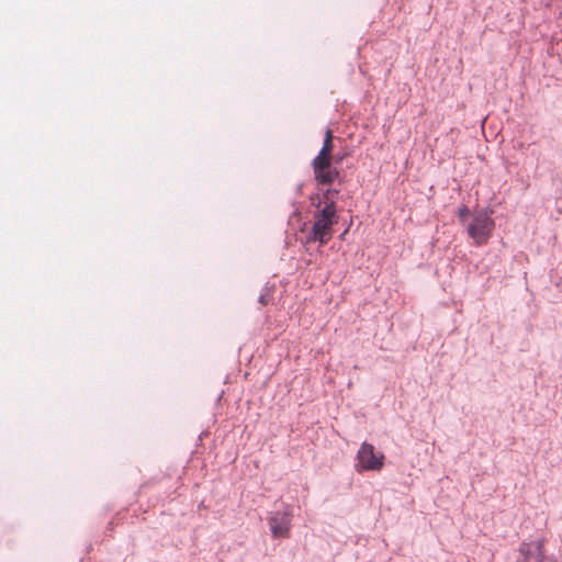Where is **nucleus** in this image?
<instances>
[{
  "mask_svg": "<svg viewBox=\"0 0 562 562\" xmlns=\"http://www.w3.org/2000/svg\"><path fill=\"white\" fill-rule=\"evenodd\" d=\"M347 232H348V229H346V231L341 234V236H340V237H341V238H344V237H345V235L347 234Z\"/></svg>",
  "mask_w": 562,
  "mask_h": 562,
  "instance_id": "1a4fd4ad",
  "label": "nucleus"
},
{
  "mask_svg": "<svg viewBox=\"0 0 562 562\" xmlns=\"http://www.w3.org/2000/svg\"><path fill=\"white\" fill-rule=\"evenodd\" d=\"M384 459L383 452L376 451L371 443L363 442L357 453L356 468L358 471L379 472L384 467Z\"/></svg>",
  "mask_w": 562,
  "mask_h": 562,
  "instance_id": "20e7f679",
  "label": "nucleus"
},
{
  "mask_svg": "<svg viewBox=\"0 0 562 562\" xmlns=\"http://www.w3.org/2000/svg\"><path fill=\"white\" fill-rule=\"evenodd\" d=\"M494 227L495 223L491 212L483 210L472 217L471 223L468 225V234L476 246H482L490 239Z\"/></svg>",
  "mask_w": 562,
  "mask_h": 562,
  "instance_id": "7ed1b4c3",
  "label": "nucleus"
},
{
  "mask_svg": "<svg viewBox=\"0 0 562 562\" xmlns=\"http://www.w3.org/2000/svg\"><path fill=\"white\" fill-rule=\"evenodd\" d=\"M269 526L273 538H288L291 528V513L277 512L269 518Z\"/></svg>",
  "mask_w": 562,
  "mask_h": 562,
  "instance_id": "423d86ee",
  "label": "nucleus"
},
{
  "mask_svg": "<svg viewBox=\"0 0 562 562\" xmlns=\"http://www.w3.org/2000/svg\"><path fill=\"white\" fill-rule=\"evenodd\" d=\"M459 218L461 222H464L467 216L470 214V210L468 209V206L463 205L462 207L459 209Z\"/></svg>",
  "mask_w": 562,
  "mask_h": 562,
  "instance_id": "6e6552de",
  "label": "nucleus"
},
{
  "mask_svg": "<svg viewBox=\"0 0 562 562\" xmlns=\"http://www.w3.org/2000/svg\"><path fill=\"white\" fill-rule=\"evenodd\" d=\"M546 542L544 538L521 542L516 562H549L546 555Z\"/></svg>",
  "mask_w": 562,
  "mask_h": 562,
  "instance_id": "39448f33",
  "label": "nucleus"
},
{
  "mask_svg": "<svg viewBox=\"0 0 562 562\" xmlns=\"http://www.w3.org/2000/svg\"><path fill=\"white\" fill-rule=\"evenodd\" d=\"M344 155H336L335 158L315 157L312 160L314 179L318 184L330 186L339 177L340 172L334 165L344 160Z\"/></svg>",
  "mask_w": 562,
  "mask_h": 562,
  "instance_id": "f03ea898",
  "label": "nucleus"
},
{
  "mask_svg": "<svg viewBox=\"0 0 562 562\" xmlns=\"http://www.w3.org/2000/svg\"><path fill=\"white\" fill-rule=\"evenodd\" d=\"M340 196L338 189H321L311 195L312 227L306 236V243L326 245L334 235V226L338 223L339 215L337 202Z\"/></svg>",
  "mask_w": 562,
  "mask_h": 562,
  "instance_id": "f257e3e1",
  "label": "nucleus"
},
{
  "mask_svg": "<svg viewBox=\"0 0 562 562\" xmlns=\"http://www.w3.org/2000/svg\"><path fill=\"white\" fill-rule=\"evenodd\" d=\"M334 135L331 130H326L323 146L316 157L335 158L334 151Z\"/></svg>",
  "mask_w": 562,
  "mask_h": 562,
  "instance_id": "0eeeda50",
  "label": "nucleus"
}]
</instances>
